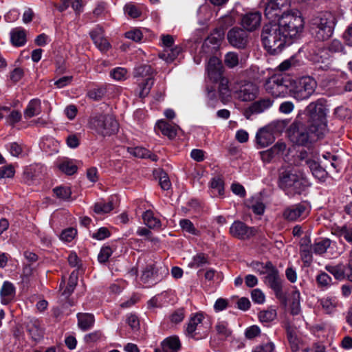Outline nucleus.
<instances>
[{
    "instance_id": "nucleus-32",
    "label": "nucleus",
    "mask_w": 352,
    "mask_h": 352,
    "mask_svg": "<svg viewBox=\"0 0 352 352\" xmlns=\"http://www.w3.org/2000/svg\"><path fill=\"white\" fill-rule=\"evenodd\" d=\"M287 331L291 349L293 352H297L300 349L301 344L300 340L298 338L296 332L293 329L288 328Z\"/></svg>"
},
{
    "instance_id": "nucleus-22",
    "label": "nucleus",
    "mask_w": 352,
    "mask_h": 352,
    "mask_svg": "<svg viewBox=\"0 0 352 352\" xmlns=\"http://www.w3.org/2000/svg\"><path fill=\"white\" fill-rule=\"evenodd\" d=\"M155 129H158L164 135L167 136L170 139L174 138L177 135V126H172L164 120L157 121Z\"/></svg>"
},
{
    "instance_id": "nucleus-10",
    "label": "nucleus",
    "mask_w": 352,
    "mask_h": 352,
    "mask_svg": "<svg viewBox=\"0 0 352 352\" xmlns=\"http://www.w3.org/2000/svg\"><path fill=\"white\" fill-rule=\"evenodd\" d=\"M291 78L283 74H275L267 79L265 84L266 91L275 97L285 96L289 91Z\"/></svg>"
},
{
    "instance_id": "nucleus-55",
    "label": "nucleus",
    "mask_w": 352,
    "mask_h": 352,
    "mask_svg": "<svg viewBox=\"0 0 352 352\" xmlns=\"http://www.w3.org/2000/svg\"><path fill=\"white\" fill-rule=\"evenodd\" d=\"M206 263H208L207 257L204 254L201 253L194 256L190 265L192 267H199Z\"/></svg>"
},
{
    "instance_id": "nucleus-26",
    "label": "nucleus",
    "mask_w": 352,
    "mask_h": 352,
    "mask_svg": "<svg viewBox=\"0 0 352 352\" xmlns=\"http://www.w3.org/2000/svg\"><path fill=\"white\" fill-rule=\"evenodd\" d=\"M182 51V48L179 45H176L164 50L162 53L160 54L159 56L166 63H171L178 56Z\"/></svg>"
},
{
    "instance_id": "nucleus-25",
    "label": "nucleus",
    "mask_w": 352,
    "mask_h": 352,
    "mask_svg": "<svg viewBox=\"0 0 352 352\" xmlns=\"http://www.w3.org/2000/svg\"><path fill=\"white\" fill-rule=\"evenodd\" d=\"M290 313L294 315H298L300 312V294L298 289H295L289 297Z\"/></svg>"
},
{
    "instance_id": "nucleus-45",
    "label": "nucleus",
    "mask_w": 352,
    "mask_h": 352,
    "mask_svg": "<svg viewBox=\"0 0 352 352\" xmlns=\"http://www.w3.org/2000/svg\"><path fill=\"white\" fill-rule=\"evenodd\" d=\"M329 107L327 100L321 98L311 102L307 107V110H326Z\"/></svg>"
},
{
    "instance_id": "nucleus-51",
    "label": "nucleus",
    "mask_w": 352,
    "mask_h": 352,
    "mask_svg": "<svg viewBox=\"0 0 352 352\" xmlns=\"http://www.w3.org/2000/svg\"><path fill=\"white\" fill-rule=\"evenodd\" d=\"M320 305L326 314H330L335 311L336 302L330 298H323L320 300Z\"/></svg>"
},
{
    "instance_id": "nucleus-3",
    "label": "nucleus",
    "mask_w": 352,
    "mask_h": 352,
    "mask_svg": "<svg viewBox=\"0 0 352 352\" xmlns=\"http://www.w3.org/2000/svg\"><path fill=\"white\" fill-rule=\"evenodd\" d=\"M276 23L286 36L289 44L292 43V38L300 36L304 28L303 19L298 10L283 13Z\"/></svg>"
},
{
    "instance_id": "nucleus-7",
    "label": "nucleus",
    "mask_w": 352,
    "mask_h": 352,
    "mask_svg": "<svg viewBox=\"0 0 352 352\" xmlns=\"http://www.w3.org/2000/svg\"><path fill=\"white\" fill-rule=\"evenodd\" d=\"M289 92L298 100H305L315 91L316 81L310 76H303L296 80L291 78Z\"/></svg>"
},
{
    "instance_id": "nucleus-13",
    "label": "nucleus",
    "mask_w": 352,
    "mask_h": 352,
    "mask_svg": "<svg viewBox=\"0 0 352 352\" xmlns=\"http://www.w3.org/2000/svg\"><path fill=\"white\" fill-rule=\"evenodd\" d=\"M261 14L258 12H250L242 14L240 23L248 32L256 30L261 25Z\"/></svg>"
},
{
    "instance_id": "nucleus-2",
    "label": "nucleus",
    "mask_w": 352,
    "mask_h": 352,
    "mask_svg": "<svg viewBox=\"0 0 352 352\" xmlns=\"http://www.w3.org/2000/svg\"><path fill=\"white\" fill-rule=\"evenodd\" d=\"M278 186L287 195H300L307 186V181L291 166L282 167L279 170Z\"/></svg>"
},
{
    "instance_id": "nucleus-40",
    "label": "nucleus",
    "mask_w": 352,
    "mask_h": 352,
    "mask_svg": "<svg viewBox=\"0 0 352 352\" xmlns=\"http://www.w3.org/2000/svg\"><path fill=\"white\" fill-rule=\"evenodd\" d=\"M223 33L221 31H217L215 34H211L204 41L203 47H208L210 45H218L221 41Z\"/></svg>"
},
{
    "instance_id": "nucleus-61",
    "label": "nucleus",
    "mask_w": 352,
    "mask_h": 352,
    "mask_svg": "<svg viewBox=\"0 0 352 352\" xmlns=\"http://www.w3.org/2000/svg\"><path fill=\"white\" fill-rule=\"evenodd\" d=\"M76 234V230L74 228H68L62 232L60 238L65 241H72Z\"/></svg>"
},
{
    "instance_id": "nucleus-4",
    "label": "nucleus",
    "mask_w": 352,
    "mask_h": 352,
    "mask_svg": "<svg viewBox=\"0 0 352 352\" xmlns=\"http://www.w3.org/2000/svg\"><path fill=\"white\" fill-rule=\"evenodd\" d=\"M89 127L99 135L110 136L118 132L119 124L112 113H97L91 116Z\"/></svg>"
},
{
    "instance_id": "nucleus-15",
    "label": "nucleus",
    "mask_w": 352,
    "mask_h": 352,
    "mask_svg": "<svg viewBox=\"0 0 352 352\" xmlns=\"http://www.w3.org/2000/svg\"><path fill=\"white\" fill-rule=\"evenodd\" d=\"M258 93V87L251 82L242 84L236 91V97L242 101L253 100Z\"/></svg>"
},
{
    "instance_id": "nucleus-24",
    "label": "nucleus",
    "mask_w": 352,
    "mask_h": 352,
    "mask_svg": "<svg viewBox=\"0 0 352 352\" xmlns=\"http://www.w3.org/2000/svg\"><path fill=\"white\" fill-rule=\"evenodd\" d=\"M180 346L179 340L177 337H169L162 342L164 352H177Z\"/></svg>"
},
{
    "instance_id": "nucleus-31",
    "label": "nucleus",
    "mask_w": 352,
    "mask_h": 352,
    "mask_svg": "<svg viewBox=\"0 0 352 352\" xmlns=\"http://www.w3.org/2000/svg\"><path fill=\"white\" fill-rule=\"evenodd\" d=\"M157 276V270L156 269L155 264L151 263L148 264L144 269L140 278L144 283H147L151 278Z\"/></svg>"
},
{
    "instance_id": "nucleus-20",
    "label": "nucleus",
    "mask_w": 352,
    "mask_h": 352,
    "mask_svg": "<svg viewBox=\"0 0 352 352\" xmlns=\"http://www.w3.org/2000/svg\"><path fill=\"white\" fill-rule=\"evenodd\" d=\"M2 303L8 304L14 297L15 288L12 283L5 281L0 291Z\"/></svg>"
},
{
    "instance_id": "nucleus-41",
    "label": "nucleus",
    "mask_w": 352,
    "mask_h": 352,
    "mask_svg": "<svg viewBox=\"0 0 352 352\" xmlns=\"http://www.w3.org/2000/svg\"><path fill=\"white\" fill-rule=\"evenodd\" d=\"M219 80V91L223 101L230 96V91L228 87V80L221 77Z\"/></svg>"
},
{
    "instance_id": "nucleus-1",
    "label": "nucleus",
    "mask_w": 352,
    "mask_h": 352,
    "mask_svg": "<svg viewBox=\"0 0 352 352\" xmlns=\"http://www.w3.org/2000/svg\"><path fill=\"white\" fill-rule=\"evenodd\" d=\"M261 39L264 47L272 54L280 52L289 41L276 23L270 22L262 30Z\"/></svg>"
},
{
    "instance_id": "nucleus-9",
    "label": "nucleus",
    "mask_w": 352,
    "mask_h": 352,
    "mask_svg": "<svg viewBox=\"0 0 352 352\" xmlns=\"http://www.w3.org/2000/svg\"><path fill=\"white\" fill-rule=\"evenodd\" d=\"M267 267L269 271L264 277V283L274 291L276 298L285 307L287 305V296L283 291V280L279 276L278 270L270 261L267 262Z\"/></svg>"
},
{
    "instance_id": "nucleus-54",
    "label": "nucleus",
    "mask_w": 352,
    "mask_h": 352,
    "mask_svg": "<svg viewBox=\"0 0 352 352\" xmlns=\"http://www.w3.org/2000/svg\"><path fill=\"white\" fill-rule=\"evenodd\" d=\"M112 250L109 246H104L101 248L100 252L98 256V259L100 263H105L108 261L110 256L112 254Z\"/></svg>"
},
{
    "instance_id": "nucleus-19",
    "label": "nucleus",
    "mask_w": 352,
    "mask_h": 352,
    "mask_svg": "<svg viewBox=\"0 0 352 352\" xmlns=\"http://www.w3.org/2000/svg\"><path fill=\"white\" fill-rule=\"evenodd\" d=\"M306 210V206L298 204L286 208L283 212V217L288 221H296L300 217Z\"/></svg>"
},
{
    "instance_id": "nucleus-62",
    "label": "nucleus",
    "mask_w": 352,
    "mask_h": 352,
    "mask_svg": "<svg viewBox=\"0 0 352 352\" xmlns=\"http://www.w3.org/2000/svg\"><path fill=\"white\" fill-rule=\"evenodd\" d=\"M274 350V344L272 342H267L255 347L252 352H272Z\"/></svg>"
},
{
    "instance_id": "nucleus-8",
    "label": "nucleus",
    "mask_w": 352,
    "mask_h": 352,
    "mask_svg": "<svg viewBox=\"0 0 352 352\" xmlns=\"http://www.w3.org/2000/svg\"><path fill=\"white\" fill-rule=\"evenodd\" d=\"M301 120V119H298L290 126L288 130V137L293 143L304 146L318 139L309 131L306 124Z\"/></svg>"
},
{
    "instance_id": "nucleus-5",
    "label": "nucleus",
    "mask_w": 352,
    "mask_h": 352,
    "mask_svg": "<svg viewBox=\"0 0 352 352\" xmlns=\"http://www.w3.org/2000/svg\"><path fill=\"white\" fill-rule=\"evenodd\" d=\"M336 25V17L331 12H324L317 16L312 20V34L319 41L329 38Z\"/></svg>"
},
{
    "instance_id": "nucleus-48",
    "label": "nucleus",
    "mask_w": 352,
    "mask_h": 352,
    "mask_svg": "<svg viewBox=\"0 0 352 352\" xmlns=\"http://www.w3.org/2000/svg\"><path fill=\"white\" fill-rule=\"evenodd\" d=\"M312 248H310L309 245H301L300 247V256L302 261L309 265L312 261V255L311 250Z\"/></svg>"
},
{
    "instance_id": "nucleus-17",
    "label": "nucleus",
    "mask_w": 352,
    "mask_h": 352,
    "mask_svg": "<svg viewBox=\"0 0 352 352\" xmlns=\"http://www.w3.org/2000/svg\"><path fill=\"white\" fill-rule=\"evenodd\" d=\"M207 71L209 78L213 81H218L222 77V65L219 58L211 57L208 63Z\"/></svg>"
},
{
    "instance_id": "nucleus-37",
    "label": "nucleus",
    "mask_w": 352,
    "mask_h": 352,
    "mask_svg": "<svg viewBox=\"0 0 352 352\" xmlns=\"http://www.w3.org/2000/svg\"><path fill=\"white\" fill-rule=\"evenodd\" d=\"M273 102L270 98H261L254 102L249 110H265L272 107Z\"/></svg>"
},
{
    "instance_id": "nucleus-59",
    "label": "nucleus",
    "mask_w": 352,
    "mask_h": 352,
    "mask_svg": "<svg viewBox=\"0 0 352 352\" xmlns=\"http://www.w3.org/2000/svg\"><path fill=\"white\" fill-rule=\"evenodd\" d=\"M14 175V170L11 165L0 168V179L5 177L11 178Z\"/></svg>"
},
{
    "instance_id": "nucleus-50",
    "label": "nucleus",
    "mask_w": 352,
    "mask_h": 352,
    "mask_svg": "<svg viewBox=\"0 0 352 352\" xmlns=\"http://www.w3.org/2000/svg\"><path fill=\"white\" fill-rule=\"evenodd\" d=\"M331 278L327 273L322 272L316 277V281L319 287H327L331 283Z\"/></svg>"
},
{
    "instance_id": "nucleus-33",
    "label": "nucleus",
    "mask_w": 352,
    "mask_h": 352,
    "mask_svg": "<svg viewBox=\"0 0 352 352\" xmlns=\"http://www.w3.org/2000/svg\"><path fill=\"white\" fill-rule=\"evenodd\" d=\"M113 209V199L109 200L107 203L99 201L95 204L94 210L97 214H104L111 212Z\"/></svg>"
},
{
    "instance_id": "nucleus-60",
    "label": "nucleus",
    "mask_w": 352,
    "mask_h": 352,
    "mask_svg": "<svg viewBox=\"0 0 352 352\" xmlns=\"http://www.w3.org/2000/svg\"><path fill=\"white\" fill-rule=\"evenodd\" d=\"M340 234L349 243H352V230L346 226L338 228Z\"/></svg>"
},
{
    "instance_id": "nucleus-18",
    "label": "nucleus",
    "mask_w": 352,
    "mask_h": 352,
    "mask_svg": "<svg viewBox=\"0 0 352 352\" xmlns=\"http://www.w3.org/2000/svg\"><path fill=\"white\" fill-rule=\"evenodd\" d=\"M256 143L262 148L272 144L275 138L272 133V131L267 128L264 127L261 129L256 133Z\"/></svg>"
},
{
    "instance_id": "nucleus-27",
    "label": "nucleus",
    "mask_w": 352,
    "mask_h": 352,
    "mask_svg": "<svg viewBox=\"0 0 352 352\" xmlns=\"http://www.w3.org/2000/svg\"><path fill=\"white\" fill-rule=\"evenodd\" d=\"M306 164L310 168L313 175L318 179L322 180L326 177L327 172L316 161L312 160H307Z\"/></svg>"
},
{
    "instance_id": "nucleus-47",
    "label": "nucleus",
    "mask_w": 352,
    "mask_h": 352,
    "mask_svg": "<svg viewBox=\"0 0 352 352\" xmlns=\"http://www.w3.org/2000/svg\"><path fill=\"white\" fill-rule=\"evenodd\" d=\"M276 317V311L273 309L260 311L258 318L262 322H269L274 320Z\"/></svg>"
},
{
    "instance_id": "nucleus-28",
    "label": "nucleus",
    "mask_w": 352,
    "mask_h": 352,
    "mask_svg": "<svg viewBox=\"0 0 352 352\" xmlns=\"http://www.w3.org/2000/svg\"><path fill=\"white\" fill-rule=\"evenodd\" d=\"M129 152L133 155L140 158H149L153 162L157 161L156 155L151 153L149 151L143 147H135L129 148Z\"/></svg>"
},
{
    "instance_id": "nucleus-11",
    "label": "nucleus",
    "mask_w": 352,
    "mask_h": 352,
    "mask_svg": "<svg viewBox=\"0 0 352 352\" xmlns=\"http://www.w3.org/2000/svg\"><path fill=\"white\" fill-rule=\"evenodd\" d=\"M289 0H261L264 7V14L270 22L276 23L281 16L282 8L287 6Z\"/></svg>"
},
{
    "instance_id": "nucleus-16",
    "label": "nucleus",
    "mask_w": 352,
    "mask_h": 352,
    "mask_svg": "<svg viewBox=\"0 0 352 352\" xmlns=\"http://www.w3.org/2000/svg\"><path fill=\"white\" fill-rule=\"evenodd\" d=\"M90 36L96 46L102 52L108 50L110 44L104 36L103 29L101 27H96L90 32Z\"/></svg>"
},
{
    "instance_id": "nucleus-42",
    "label": "nucleus",
    "mask_w": 352,
    "mask_h": 352,
    "mask_svg": "<svg viewBox=\"0 0 352 352\" xmlns=\"http://www.w3.org/2000/svg\"><path fill=\"white\" fill-rule=\"evenodd\" d=\"M153 69L150 65H143L135 69V76H139L142 78L148 77L153 78Z\"/></svg>"
},
{
    "instance_id": "nucleus-58",
    "label": "nucleus",
    "mask_w": 352,
    "mask_h": 352,
    "mask_svg": "<svg viewBox=\"0 0 352 352\" xmlns=\"http://www.w3.org/2000/svg\"><path fill=\"white\" fill-rule=\"evenodd\" d=\"M125 36L133 41L138 42L142 38V34L138 29H135L125 33Z\"/></svg>"
},
{
    "instance_id": "nucleus-14",
    "label": "nucleus",
    "mask_w": 352,
    "mask_h": 352,
    "mask_svg": "<svg viewBox=\"0 0 352 352\" xmlns=\"http://www.w3.org/2000/svg\"><path fill=\"white\" fill-rule=\"evenodd\" d=\"M230 233L237 239H246L255 234V229L247 226L240 221H236L232 224Z\"/></svg>"
},
{
    "instance_id": "nucleus-29",
    "label": "nucleus",
    "mask_w": 352,
    "mask_h": 352,
    "mask_svg": "<svg viewBox=\"0 0 352 352\" xmlns=\"http://www.w3.org/2000/svg\"><path fill=\"white\" fill-rule=\"evenodd\" d=\"M11 41L16 46L23 45L26 42L25 32L21 28H16L11 32Z\"/></svg>"
},
{
    "instance_id": "nucleus-35",
    "label": "nucleus",
    "mask_w": 352,
    "mask_h": 352,
    "mask_svg": "<svg viewBox=\"0 0 352 352\" xmlns=\"http://www.w3.org/2000/svg\"><path fill=\"white\" fill-rule=\"evenodd\" d=\"M53 192L58 199L63 201L69 200L72 195L70 188L67 186L56 187L53 189Z\"/></svg>"
},
{
    "instance_id": "nucleus-12",
    "label": "nucleus",
    "mask_w": 352,
    "mask_h": 352,
    "mask_svg": "<svg viewBox=\"0 0 352 352\" xmlns=\"http://www.w3.org/2000/svg\"><path fill=\"white\" fill-rule=\"evenodd\" d=\"M229 43L237 49H244L248 43V34L243 29L234 27L227 34Z\"/></svg>"
},
{
    "instance_id": "nucleus-43",
    "label": "nucleus",
    "mask_w": 352,
    "mask_h": 352,
    "mask_svg": "<svg viewBox=\"0 0 352 352\" xmlns=\"http://www.w3.org/2000/svg\"><path fill=\"white\" fill-rule=\"evenodd\" d=\"M59 169L68 175H72L74 174L77 170L78 167L75 165L72 161L66 160L63 162L58 166Z\"/></svg>"
},
{
    "instance_id": "nucleus-63",
    "label": "nucleus",
    "mask_w": 352,
    "mask_h": 352,
    "mask_svg": "<svg viewBox=\"0 0 352 352\" xmlns=\"http://www.w3.org/2000/svg\"><path fill=\"white\" fill-rule=\"evenodd\" d=\"M110 236L109 230L104 227L100 228L96 233H94L92 237L98 240H103Z\"/></svg>"
},
{
    "instance_id": "nucleus-49",
    "label": "nucleus",
    "mask_w": 352,
    "mask_h": 352,
    "mask_svg": "<svg viewBox=\"0 0 352 352\" xmlns=\"http://www.w3.org/2000/svg\"><path fill=\"white\" fill-rule=\"evenodd\" d=\"M159 184L164 190H168L171 186V183L167 173L163 170L159 172Z\"/></svg>"
},
{
    "instance_id": "nucleus-39",
    "label": "nucleus",
    "mask_w": 352,
    "mask_h": 352,
    "mask_svg": "<svg viewBox=\"0 0 352 352\" xmlns=\"http://www.w3.org/2000/svg\"><path fill=\"white\" fill-rule=\"evenodd\" d=\"M153 83V78L148 77L145 79V80L140 85L139 96L140 98L146 97L149 94Z\"/></svg>"
},
{
    "instance_id": "nucleus-56",
    "label": "nucleus",
    "mask_w": 352,
    "mask_h": 352,
    "mask_svg": "<svg viewBox=\"0 0 352 352\" xmlns=\"http://www.w3.org/2000/svg\"><path fill=\"white\" fill-rule=\"evenodd\" d=\"M124 10L125 13L132 18H137L140 16L141 14L139 9L131 3L126 4L124 6Z\"/></svg>"
},
{
    "instance_id": "nucleus-21",
    "label": "nucleus",
    "mask_w": 352,
    "mask_h": 352,
    "mask_svg": "<svg viewBox=\"0 0 352 352\" xmlns=\"http://www.w3.org/2000/svg\"><path fill=\"white\" fill-rule=\"evenodd\" d=\"M203 320L204 316L202 314L199 313L196 314L192 317H191L186 328L187 334L194 337L196 334L195 331L197 330H200Z\"/></svg>"
},
{
    "instance_id": "nucleus-57",
    "label": "nucleus",
    "mask_w": 352,
    "mask_h": 352,
    "mask_svg": "<svg viewBox=\"0 0 352 352\" xmlns=\"http://www.w3.org/2000/svg\"><path fill=\"white\" fill-rule=\"evenodd\" d=\"M252 300L258 304H263L265 302V295L259 289H254L251 292Z\"/></svg>"
},
{
    "instance_id": "nucleus-30",
    "label": "nucleus",
    "mask_w": 352,
    "mask_h": 352,
    "mask_svg": "<svg viewBox=\"0 0 352 352\" xmlns=\"http://www.w3.org/2000/svg\"><path fill=\"white\" fill-rule=\"evenodd\" d=\"M325 270L331 273L336 279L343 280L346 278L344 266L342 263H339L336 265H326Z\"/></svg>"
},
{
    "instance_id": "nucleus-44",
    "label": "nucleus",
    "mask_w": 352,
    "mask_h": 352,
    "mask_svg": "<svg viewBox=\"0 0 352 352\" xmlns=\"http://www.w3.org/2000/svg\"><path fill=\"white\" fill-rule=\"evenodd\" d=\"M215 329L221 339H226L232 333V331L228 327V324L223 322H219L215 326Z\"/></svg>"
},
{
    "instance_id": "nucleus-36",
    "label": "nucleus",
    "mask_w": 352,
    "mask_h": 352,
    "mask_svg": "<svg viewBox=\"0 0 352 352\" xmlns=\"http://www.w3.org/2000/svg\"><path fill=\"white\" fill-rule=\"evenodd\" d=\"M331 245V240L329 239H322L318 242H316L312 246V250L314 253L318 254H322L326 252L327 250Z\"/></svg>"
},
{
    "instance_id": "nucleus-52",
    "label": "nucleus",
    "mask_w": 352,
    "mask_h": 352,
    "mask_svg": "<svg viewBox=\"0 0 352 352\" xmlns=\"http://www.w3.org/2000/svg\"><path fill=\"white\" fill-rule=\"evenodd\" d=\"M107 93L105 87L94 88L88 92L89 98L94 100H100Z\"/></svg>"
},
{
    "instance_id": "nucleus-6",
    "label": "nucleus",
    "mask_w": 352,
    "mask_h": 352,
    "mask_svg": "<svg viewBox=\"0 0 352 352\" xmlns=\"http://www.w3.org/2000/svg\"><path fill=\"white\" fill-rule=\"evenodd\" d=\"M298 119L304 122L317 139L321 138L327 131V122L324 111H301Z\"/></svg>"
},
{
    "instance_id": "nucleus-38",
    "label": "nucleus",
    "mask_w": 352,
    "mask_h": 352,
    "mask_svg": "<svg viewBox=\"0 0 352 352\" xmlns=\"http://www.w3.org/2000/svg\"><path fill=\"white\" fill-rule=\"evenodd\" d=\"M179 226L183 231L195 236H199L200 234V232L195 228L193 223L189 219H184L180 220Z\"/></svg>"
},
{
    "instance_id": "nucleus-34",
    "label": "nucleus",
    "mask_w": 352,
    "mask_h": 352,
    "mask_svg": "<svg viewBox=\"0 0 352 352\" xmlns=\"http://www.w3.org/2000/svg\"><path fill=\"white\" fill-rule=\"evenodd\" d=\"M77 283H78V272L76 271H74L73 272L71 273L69 278L67 287L64 290V292H63L62 294L63 296H65L66 297H68L69 296H70L71 294L74 292L76 286L77 285Z\"/></svg>"
},
{
    "instance_id": "nucleus-64",
    "label": "nucleus",
    "mask_w": 352,
    "mask_h": 352,
    "mask_svg": "<svg viewBox=\"0 0 352 352\" xmlns=\"http://www.w3.org/2000/svg\"><path fill=\"white\" fill-rule=\"evenodd\" d=\"M127 324L133 330H138L140 327V322L138 317L134 314H131L127 317Z\"/></svg>"
},
{
    "instance_id": "nucleus-53",
    "label": "nucleus",
    "mask_w": 352,
    "mask_h": 352,
    "mask_svg": "<svg viewBox=\"0 0 352 352\" xmlns=\"http://www.w3.org/2000/svg\"><path fill=\"white\" fill-rule=\"evenodd\" d=\"M126 70L122 67H117L113 69L110 73L111 76L116 80H124L126 79Z\"/></svg>"
},
{
    "instance_id": "nucleus-46",
    "label": "nucleus",
    "mask_w": 352,
    "mask_h": 352,
    "mask_svg": "<svg viewBox=\"0 0 352 352\" xmlns=\"http://www.w3.org/2000/svg\"><path fill=\"white\" fill-rule=\"evenodd\" d=\"M224 63L229 68H233L239 63V56L236 52H228L224 57Z\"/></svg>"
},
{
    "instance_id": "nucleus-23",
    "label": "nucleus",
    "mask_w": 352,
    "mask_h": 352,
    "mask_svg": "<svg viewBox=\"0 0 352 352\" xmlns=\"http://www.w3.org/2000/svg\"><path fill=\"white\" fill-rule=\"evenodd\" d=\"M78 325L82 331L89 329L94 324V316L91 314L78 313L77 314Z\"/></svg>"
}]
</instances>
